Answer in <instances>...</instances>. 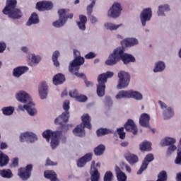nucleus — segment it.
Returning a JSON list of instances; mask_svg holds the SVG:
<instances>
[{"mask_svg": "<svg viewBox=\"0 0 181 181\" xmlns=\"http://www.w3.org/2000/svg\"><path fill=\"white\" fill-rule=\"evenodd\" d=\"M33 165L29 164L25 168H21L18 170V175L22 180H28L32 175Z\"/></svg>", "mask_w": 181, "mask_h": 181, "instance_id": "nucleus-12", "label": "nucleus"}, {"mask_svg": "<svg viewBox=\"0 0 181 181\" xmlns=\"http://www.w3.org/2000/svg\"><path fill=\"white\" fill-rule=\"evenodd\" d=\"M28 23H39V16L36 13H33L28 20Z\"/></svg>", "mask_w": 181, "mask_h": 181, "instance_id": "nucleus-41", "label": "nucleus"}, {"mask_svg": "<svg viewBox=\"0 0 181 181\" xmlns=\"http://www.w3.org/2000/svg\"><path fill=\"white\" fill-rule=\"evenodd\" d=\"M168 180V175L166 171H161L158 175L157 181H167Z\"/></svg>", "mask_w": 181, "mask_h": 181, "instance_id": "nucleus-42", "label": "nucleus"}, {"mask_svg": "<svg viewBox=\"0 0 181 181\" xmlns=\"http://www.w3.org/2000/svg\"><path fill=\"white\" fill-rule=\"evenodd\" d=\"M113 173L111 171H107L104 175V181H112Z\"/></svg>", "mask_w": 181, "mask_h": 181, "instance_id": "nucleus-43", "label": "nucleus"}, {"mask_svg": "<svg viewBox=\"0 0 181 181\" xmlns=\"http://www.w3.org/2000/svg\"><path fill=\"white\" fill-rule=\"evenodd\" d=\"M78 28L79 29L84 30L86 29V24L85 23H77Z\"/></svg>", "mask_w": 181, "mask_h": 181, "instance_id": "nucleus-58", "label": "nucleus"}, {"mask_svg": "<svg viewBox=\"0 0 181 181\" xmlns=\"http://www.w3.org/2000/svg\"><path fill=\"white\" fill-rule=\"evenodd\" d=\"M175 143V139L173 138L165 137L163 140L160 142L162 146H168V153L174 152L177 148L173 144Z\"/></svg>", "mask_w": 181, "mask_h": 181, "instance_id": "nucleus-13", "label": "nucleus"}, {"mask_svg": "<svg viewBox=\"0 0 181 181\" xmlns=\"http://www.w3.org/2000/svg\"><path fill=\"white\" fill-rule=\"evenodd\" d=\"M120 25H116L114 24L106 23V24H105L104 26L107 30H114L118 29Z\"/></svg>", "mask_w": 181, "mask_h": 181, "instance_id": "nucleus-45", "label": "nucleus"}, {"mask_svg": "<svg viewBox=\"0 0 181 181\" xmlns=\"http://www.w3.org/2000/svg\"><path fill=\"white\" fill-rule=\"evenodd\" d=\"M28 71H29L28 67L18 66V68L14 69V71H13V75L16 77H19Z\"/></svg>", "mask_w": 181, "mask_h": 181, "instance_id": "nucleus-28", "label": "nucleus"}, {"mask_svg": "<svg viewBox=\"0 0 181 181\" xmlns=\"http://www.w3.org/2000/svg\"><path fill=\"white\" fill-rule=\"evenodd\" d=\"M31 61L33 64H37L40 61V57L33 54Z\"/></svg>", "mask_w": 181, "mask_h": 181, "instance_id": "nucleus-48", "label": "nucleus"}, {"mask_svg": "<svg viewBox=\"0 0 181 181\" xmlns=\"http://www.w3.org/2000/svg\"><path fill=\"white\" fill-rule=\"evenodd\" d=\"M129 143L127 141H124L121 144V146L122 147H127L128 146Z\"/></svg>", "mask_w": 181, "mask_h": 181, "instance_id": "nucleus-63", "label": "nucleus"}, {"mask_svg": "<svg viewBox=\"0 0 181 181\" xmlns=\"http://www.w3.org/2000/svg\"><path fill=\"white\" fill-rule=\"evenodd\" d=\"M139 149L141 152L150 151L151 150V144L149 141H143L139 145Z\"/></svg>", "mask_w": 181, "mask_h": 181, "instance_id": "nucleus-30", "label": "nucleus"}, {"mask_svg": "<svg viewBox=\"0 0 181 181\" xmlns=\"http://www.w3.org/2000/svg\"><path fill=\"white\" fill-rule=\"evenodd\" d=\"M150 119L149 115L146 113L141 114L139 118L140 126L145 128H149Z\"/></svg>", "mask_w": 181, "mask_h": 181, "instance_id": "nucleus-24", "label": "nucleus"}, {"mask_svg": "<svg viewBox=\"0 0 181 181\" xmlns=\"http://www.w3.org/2000/svg\"><path fill=\"white\" fill-rule=\"evenodd\" d=\"M117 175V178L118 181H126L127 180V176L124 173H119Z\"/></svg>", "mask_w": 181, "mask_h": 181, "instance_id": "nucleus-46", "label": "nucleus"}, {"mask_svg": "<svg viewBox=\"0 0 181 181\" xmlns=\"http://www.w3.org/2000/svg\"><path fill=\"white\" fill-rule=\"evenodd\" d=\"M85 83L86 85V87H93V83L90 81H87V79L85 78Z\"/></svg>", "mask_w": 181, "mask_h": 181, "instance_id": "nucleus-59", "label": "nucleus"}, {"mask_svg": "<svg viewBox=\"0 0 181 181\" xmlns=\"http://www.w3.org/2000/svg\"><path fill=\"white\" fill-rule=\"evenodd\" d=\"M122 10V5H121L120 3L115 2L107 11V16L108 18H112V19H117L121 16Z\"/></svg>", "mask_w": 181, "mask_h": 181, "instance_id": "nucleus-9", "label": "nucleus"}, {"mask_svg": "<svg viewBox=\"0 0 181 181\" xmlns=\"http://www.w3.org/2000/svg\"><path fill=\"white\" fill-rule=\"evenodd\" d=\"M138 44H139L138 40L133 37H129L121 41V45L122 46L124 45L126 47H133Z\"/></svg>", "mask_w": 181, "mask_h": 181, "instance_id": "nucleus-25", "label": "nucleus"}, {"mask_svg": "<svg viewBox=\"0 0 181 181\" xmlns=\"http://www.w3.org/2000/svg\"><path fill=\"white\" fill-rule=\"evenodd\" d=\"M16 99L18 102L23 103H28L27 105H19L18 109L21 110H26L30 116H35L37 113V110L35 108V104L32 102V99L29 94L25 91L21 90L16 94Z\"/></svg>", "mask_w": 181, "mask_h": 181, "instance_id": "nucleus-2", "label": "nucleus"}, {"mask_svg": "<svg viewBox=\"0 0 181 181\" xmlns=\"http://www.w3.org/2000/svg\"><path fill=\"white\" fill-rule=\"evenodd\" d=\"M177 181H181V173L177 175Z\"/></svg>", "mask_w": 181, "mask_h": 181, "instance_id": "nucleus-64", "label": "nucleus"}, {"mask_svg": "<svg viewBox=\"0 0 181 181\" xmlns=\"http://www.w3.org/2000/svg\"><path fill=\"white\" fill-rule=\"evenodd\" d=\"M17 4L18 1H16V0H6L3 13L8 15V16L12 19H19V18H22V12L18 8H16Z\"/></svg>", "mask_w": 181, "mask_h": 181, "instance_id": "nucleus-3", "label": "nucleus"}, {"mask_svg": "<svg viewBox=\"0 0 181 181\" xmlns=\"http://www.w3.org/2000/svg\"><path fill=\"white\" fill-rule=\"evenodd\" d=\"M174 115V112L171 107H168L163 112V116L165 119H168L172 118Z\"/></svg>", "mask_w": 181, "mask_h": 181, "instance_id": "nucleus-40", "label": "nucleus"}, {"mask_svg": "<svg viewBox=\"0 0 181 181\" xmlns=\"http://www.w3.org/2000/svg\"><path fill=\"white\" fill-rule=\"evenodd\" d=\"M60 56V52L59 51H55L52 54V60L53 62L54 66L59 67L60 66V63L59 62V57Z\"/></svg>", "mask_w": 181, "mask_h": 181, "instance_id": "nucleus-33", "label": "nucleus"}, {"mask_svg": "<svg viewBox=\"0 0 181 181\" xmlns=\"http://www.w3.org/2000/svg\"><path fill=\"white\" fill-rule=\"evenodd\" d=\"M37 140V137L35 134L27 132L21 135L20 141L21 143L29 141L30 143H35Z\"/></svg>", "mask_w": 181, "mask_h": 181, "instance_id": "nucleus-18", "label": "nucleus"}, {"mask_svg": "<svg viewBox=\"0 0 181 181\" xmlns=\"http://www.w3.org/2000/svg\"><path fill=\"white\" fill-rule=\"evenodd\" d=\"M63 108L65 112L62 113V115H59L58 118L55 119V124L57 125H61L62 129H66L68 130L69 125L64 124H66V122H69V112L68 110H69V101L65 100L64 102Z\"/></svg>", "mask_w": 181, "mask_h": 181, "instance_id": "nucleus-7", "label": "nucleus"}, {"mask_svg": "<svg viewBox=\"0 0 181 181\" xmlns=\"http://www.w3.org/2000/svg\"><path fill=\"white\" fill-rule=\"evenodd\" d=\"M57 134V136H61L62 135V131L52 132L51 130H45L42 134V138H45L47 142H49L50 138L52 139Z\"/></svg>", "mask_w": 181, "mask_h": 181, "instance_id": "nucleus-20", "label": "nucleus"}, {"mask_svg": "<svg viewBox=\"0 0 181 181\" xmlns=\"http://www.w3.org/2000/svg\"><path fill=\"white\" fill-rule=\"evenodd\" d=\"M175 163L176 165H181V151L177 153V156L176 159L175 160Z\"/></svg>", "mask_w": 181, "mask_h": 181, "instance_id": "nucleus-49", "label": "nucleus"}, {"mask_svg": "<svg viewBox=\"0 0 181 181\" xmlns=\"http://www.w3.org/2000/svg\"><path fill=\"white\" fill-rule=\"evenodd\" d=\"M122 98H134L136 100H141L143 99L142 93L136 90H121L116 95V99L120 100Z\"/></svg>", "mask_w": 181, "mask_h": 181, "instance_id": "nucleus-8", "label": "nucleus"}, {"mask_svg": "<svg viewBox=\"0 0 181 181\" xmlns=\"http://www.w3.org/2000/svg\"><path fill=\"white\" fill-rule=\"evenodd\" d=\"M76 100L77 102L79 103H85L88 100V98L86 95H78V96L76 98Z\"/></svg>", "mask_w": 181, "mask_h": 181, "instance_id": "nucleus-47", "label": "nucleus"}, {"mask_svg": "<svg viewBox=\"0 0 181 181\" xmlns=\"http://www.w3.org/2000/svg\"><path fill=\"white\" fill-rule=\"evenodd\" d=\"M96 54L94 52H88L86 56V59H92L95 58Z\"/></svg>", "mask_w": 181, "mask_h": 181, "instance_id": "nucleus-50", "label": "nucleus"}, {"mask_svg": "<svg viewBox=\"0 0 181 181\" xmlns=\"http://www.w3.org/2000/svg\"><path fill=\"white\" fill-rule=\"evenodd\" d=\"M0 175L4 178H11L13 177V173L9 169L0 170Z\"/></svg>", "mask_w": 181, "mask_h": 181, "instance_id": "nucleus-35", "label": "nucleus"}, {"mask_svg": "<svg viewBox=\"0 0 181 181\" xmlns=\"http://www.w3.org/2000/svg\"><path fill=\"white\" fill-rule=\"evenodd\" d=\"M74 55L75 56V59L69 67V71L77 77L83 78L85 75L83 73L79 74L78 71L80 66L84 64L85 59L83 57H80V52L78 50L74 49Z\"/></svg>", "mask_w": 181, "mask_h": 181, "instance_id": "nucleus-4", "label": "nucleus"}, {"mask_svg": "<svg viewBox=\"0 0 181 181\" xmlns=\"http://www.w3.org/2000/svg\"><path fill=\"white\" fill-rule=\"evenodd\" d=\"M9 162V158L7 155L4 154L3 153H0V166L3 167L8 165Z\"/></svg>", "mask_w": 181, "mask_h": 181, "instance_id": "nucleus-34", "label": "nucleus"}, {"mask_svg": "<svg viewBox=\"0 0 181 181\" xmlns=\"http://www.w3.org/2000/svg\"><path fill=\"white\" fill-rule=\"evenodd\" d=\"M112 132L107 129L100 128L97 130L96 134L98 137L112 134Z\"/></svg>", "mask_w": 181, "mask_h": 181, "instance_id": "nucleus-38", "label": "nucleus"}, {"mask_svg": "<svg viewBox=\"0 0 181 181\" xmlns=\"http://www.w3.org/2000/svg\"><path fill=\"white\" fill-rule=\"evenodd\" d=\"M124 128L127 132H132L134 135L138 134L137 127L132 119H128L127 123L124 124Z\"/></svg>", "mask_w": 181, "mask_h": 181, "instance_id": "nucleus-19", "label": "nucleus"}, {"mask_svg": "<svg viewBox=\"0 0 181 181\" xmlns=\"http://www.w3.org/2000/svg\"><path fill=\"white\" fill-rule=\"evenodd\" d=\"M89 19H90V22H92V23H97V22H98V18H97L94 16H90Z\"/></svg>", "mask_w": 181, "mask_h": 181, "instance_id": "nucleus-54", "label": "nucleus"}, {"mask_svg": "<svg viewBox=\"0 0 181 181\" xmlns=\"http://www.w3.org/2000/svg\"><path fill=\"white\" fill-rule=\"evenodd\" d=\"M90 180L91 181H99L100 178V173L98 172L95 167V161H92L91 163V171H90Z\"/></svg>", "mask_w": 181, "mask_h": 181, "instance_id": "nucleus-21", "label": "nucleus"}, {"mask_svg": "<svg viewBox=\"0 0 181 181\" xmlns=\"http://www.w3.org/2000/svg\"><path fill=\"white\" fill-rule=\"evenodd\" d=\"M61 136H57V134H54V138L51 139V147L52 149H55L57 146L59 145V138Z\"/></svg>", "mask_w": 181, "mask_h": 181, "instance_id": "nucleus-31", "label": "nucleus"}, {"mask_svg": "<svg viewBox=\"0 0 181 181\" xmlns=\"http://www.w3.org/2000/svg\"><path fill=\"white\" fill-rule=\"evenodd\" d=\"M82 124H78L74 129L73 133L78 137H83L86 135L85 128L88 129H92L91 118L88 114H85L81 116Z\"/></svg>", "mask_w": 181, "mask_h": 181, "instance_id": "nucleus-5", "label": "nucleus"}, {"mask_svg": "<svg viewBox=\"0 0 181 181\" xmlns=\"http://www.w3.org/2000/svg\"><path fill=\"white\" fill-rule=\"evenodd\" d=\"M105 149H106V147L103 144L98 146L96 148H94L95 156H102L104 153Z\"/></svg>", "mask_w": 181, "mask_h": 181, "instance_id": "nucleus-32", "label": "nucleus"}, {"mask_svg": "<svg viewBox=\"0 0 181 181\" xmlns=\"http://www.w3.org/2000/svg\"><path fill=\"white\" fill-rule=\"evenodd\" d=\"M44 175L45 178L49 179L51 181L57 180V174L55 173L54 171H51V170L45 171Z\"/></svg>", "mask_w": 181, "mask_h": 181, "instance_id": "nucleus-29", "label": "nucleus"}, {"mask_svg": "<svg viewBox=\"0 0 181 181\" xmlns=\"http://www.w3.org/2000/svg\"><path fill=\"white\" fill-rule=\"evenodd\" d=\"M39 95L42 100H44L48 95V86L45 81L40 83L39 86Z\"/></svg>", "mask_w": 181, "mask_h": 181, "instance_id": "nucleus-23", "label": "nucleus"}, {"mask_svg": "<svg viewBox=\"0 0 181 181\" xmlns=\"http://www.w3.org/2000/svg\"><path fill=\"white\" fill-rule=\"evenodd\" d=\"M125 49L124 47H118L110 55L107 57L105 61L106 66H115L120 60L123 62L124 65H127L131 62H135L136 58L130 54L124 53Z\"/></svg>", "mask_w": 181, "mask_h": 181, "instance_id": "nucleus-1", "label": "nucleus"}, {"mask_svg": "<svg viewBox=\"0 0 181 181\" xmlns=\"http://www.w3.org/2000/svg\"><path fill=\"white\" fill-rule=\"evenodd\" d=\"M158 103L162 109L167 108V105L165 103L162 102L161 100H159Z\"/></svg>", "mask_w": 181, "mask_h": 181, "instance_id": "nucleus-60", "label": "nucleus"}, {"mask_svg": "<svg viewBox=\"0 0 181 181\" xmlns=\"http://www.w3.org/2000/svg\"><path fill=\"white\" fill-rule=\"evenodd\" d=\"M79 19H80L81 23H87V16L84 15H80Z\"/></svg>", "mask_w": 181, "mask_h": 181, "instance_id": "nucleus-52", "label": "nucleus"}, {"mask_svg": "<svg viewBox=\"0 0 181 181\" xmlns=\"http://www.w3.org/2000/svg\"><path fill=\"white\" fill-rule=\"evenodd\" d=\"M57 165V163H54V161H51L49 158H47V161H46V165Z\"/></svg>", "mask_w": 181, "mask_h": 181, "instance_id": "nucleus-55", "label": "nucleus"}, {"mask_svg": "<svg viewBox=\"0 0 181 181\" xmlns=\"http://www.w3.org/2000/svg\"><path fill=\"white\" fill-rule=\"evenodd\" d=\"M93 159V153H88L85 156H83L76 161V165L78 168H83L87 163H89Z\"/></svg>", "mask_w": 181, "mask_h": 181, "instance_id": "nucleus-17", "label": "nucleus"}, {"mask_svg": "<svg viewBox=\"0 0 181 181\" xmlns=\"http://www.w3.org/2000/svg\"><path fill=\"white\" fill-rule=\"evenodd\" d=\"M165 69V64L163 62H159L156 64V68L153 69V72H161Z\"/></svg>", "mask_w": 181, "mask_h": 181, "instance_id": "nucleus-37", "label": "nucleus"}, {"mask_svg": "<svg viewBox=\"0 0 181 181\" xmlns=\"http://www.w3.org/2000/svg\"><path fill=\"white\" fill-rule=\"evenodd\" d=\"M12 165L14 168L18 166V158H15L14 159H13Z\"/></svg>", "mask_w": 181, "mask_h": 181, "instance_id": "nucleus-56", "label": "nucleus"}, {"mask_svg": "<svg viewBox=\"0 0 181 181\" xmlns=\"http://www.w3.org/2000/svg\"><path fill=\"white\" fill-rule=\"evenodd\" d=\"M117 76L119 78L117 88L119 90L124 88L129 85L131 76L129 73L121 71L120 72H118Z\"/></svg>", "mask_w": 181, "mask_h": 181, "instance_id": "nucleus-10", "label": "nucleus"}, {"mask_svg": "<svg viewBox=\"0 0 181 181\" xmlns=\"http://www.w3.org/2000/svg\"><path fill=\"white\" fill-rule=\"evenodd\" d=\"M35 8L40 12H43L45 11H52V9H53V3L50 1H38L36 4Z\"/></svg>", "mask_w": 181, "mask_h": 181, "instance_id": "nucleus-15", "label": "nucleus"}, {"mask_svg": "<svg viewBox=\"0 0 181 181\" xmlns=\"http://www.w3.org/2000/svg\"><path fill=\"white\" fill-rule=\"evenodd\" d=\"M115 172H116V175L124 173V172L121 171L119 167H118V166H115Z\"/></svg>", "mask_w": 181, "mask_h": 181, "instance_id": "nucleus-62", "label": "nucleus"}, {"mask_svg": "<svg viewBox=\"0 0 181 181\" xmlns=\"http://www.w3.org/2000/svg\"><path fill=\"white\" fill-rule=\"evenodd\" d=\"M70 13V9L69 8H61L58 10V15L59 16V21L54 22V23H66L67 22V19H72L74 16L73 13ZM66 13H69L66 16Z\"/></svg>", "mask_w": 181, "mask_h": 181, "instance_id": "nucleus-11", "label": "nucleus"}, {"mask_svg": "<svg viewBox=\"0 0 181 181\" xmlns=\"http://www.w3.org/2000/svg\"><path fill=\"white\" fill-rule=\"evenodd\" d=\"M14 107L9 106V107H4L2 108V112L4 115L6 116H9L13 115V113L14 112Z\"/></svg>", "mask_w": 181, "mask_h": 181, "instance_id": "nucleus-39", "label": "nucleus"}, {"mask_svg": "<svg viewBox=\"0 0 181 181\" xmlns=\"http://www.w3.org/2000/svg\"><path fill=\"white\" fill-rule=\"evenodd\" d=\"M114 76L113 72L107 71L106 73L100 74L98 77L97 94L98 97H103L105 94L106 83L107 79Z\"/></svg>", "mask_w": 181, "mask_h": 181, "instance_id": "nucleus-6", "label": "nucleus"}, {"mask_svg": "<svg viewBox=\"0 0 181 181\" xmlns=\"http://www.w3.org/2000/svg\"><path fill=\"white\" fill-rule=\"evenodd\" d=\"M52 25L56 28H59L64 25V23H53Z\"/></svg>", "mask_w": 181, "mask_h": 181, "instance_id": "nucleus-61", "label": "nucleus"}, {"mask_svg": "<svg viewBox=\"0 0 181 181\" xmlns=\"http://www.w3.org/2000/svg\"><path fill=\"white\" fill-rule=\"evenodd\" d=\"M53 84L55 86L62 85L66 81V78L62 73L57 74L52 78Z\"/></svg>", "mask_w": 181, "mask_h": 181, "instance_id": "nucleus-26", "label": "nucleus"}, {"mask_svg": "<svg viewBox=\"0 0 181 181\" xmlns=\"http://www.w3.org/2000/svg\"><path fill=\"white\" fill-rule=\"evenodd\" d=\"M89 1L90 4L86 6L87 15H91V13H93L94 6H95V3L97 2V0H89Z\"/></svg>", "mask_w": 181, "mask_h": 181, "instance_id": "nucleus-36", "label": "nucleus"}, {"mask_svg": "<svg viewBox=\"0 0 181 181\" xmlns=\"http://www.w3.org/2000/svg\"><path fill=\"white\" fill-rule=\"evenodd\" d=\"M7 148H8V145L6 143H4V142L0 143V149L1 150L7 149Z\"/></svg>", "mask_w": 181, "mask_h": 181, "instance_id": "nucleus-57", "label": "nucleus"}, {"mask_svg": "<svg viewBox=\"0 0 181 181\" xmlns=\"http://www.w3.org/2000/svg\"><path fill=\"white\" fill-rule=\"evenodd\" d=\"M165 12H170V6L168 4H160L157 8V16H166Z\"/></svg>", "mask_w": 181, "mask_h": 181, "instance_id": "nucleus-22", "label": "nucleus"}, {"mask_svg": "<svg viewBox=\"0 0 181 181\" xmlns=\"http://www.w3.org/2000/svg\"><path fill=\"white\" fill-rule=\"evenodd\" d=\"M6 49V44L4 42H0V53H3Z\"/></svg>", "mask_w": 181, "mask_h": 181, "instance_id": "nucleus-53", "label": "nucleus"}, {"mask_svg": "<svg viewBox=\"0 0 181 181\" xmlns=\"http://www.w3.org/2000/svg\"><path fill=\"white\" fill-rule=\"evenodd\" d=\"M139 18L141 23L149 22L152 19V8L148 7L144 8L140 13Z\"/></svg>", "mask_w": 181, "mask_h": 181, "instance_id": "nucleus-14", "label": "nucleus"}, {"mask_svg": "<svg viewBox=\"0 0 181 181\" xmlns=\"http://www.w3.org/2000/svg\"><path fill=\"white\" fill-rule=\"evenodd\" d=\"M69 95L70 97L71 98H76L78 96V90L74 89L73 90H71L69 92Z\"/></svg>", "mask_w": 181, "mask_h": 181, "instance_id": "nucleus-51", "label": "nucleus"}, {"mask_svg": "<svg viewBox=\"0 0 181 181\" xmlns=\"http://www.w3.org/2000/svg\"><path fill=\"white\" fill-rule=\"evenodd\" d=\"M124 158L127 159L129 165H135L139 162V157L136 155L132 154L129 152L124 154Z\"/></svg>", "mask_w": 181, "mask_h": 181, "instance_id": "nucleus-27", "label": "nucleus"}, {"mask_svg": "<svg viewBox=\"0 0 181 181\" xmlns=\"http://www.w3.org/2000/svg\"><path fill=\"white\" fill-rule=\"evenodd\" d=\"M124 131V127H121L117 129V134L119 135V138H120L121 139H124L126 137V134Z\"/></svg>", "mask_w": 181, "mask_h": 181, "instance_id": "nucleus-44", "label": "nucleus"}, {"mask_svg": "<svg viewBox=\"0 0 181 181\" xmlns=\"http://www.w3.org/2000/svg\"><path fill=\"white\" fill-rule=\"evenodd\" d=\"M154 160L153 154L148 153L146 156L144 160L142 161L141 166L140 167L138 172H136L137 175H141L143 172L148 168V165L151 162H153Z\"/></svg>", "mask_w": 181, "mask_h": 181, "instance_id": "nucleus-16", "label": "nucleus"}]
</instances>
